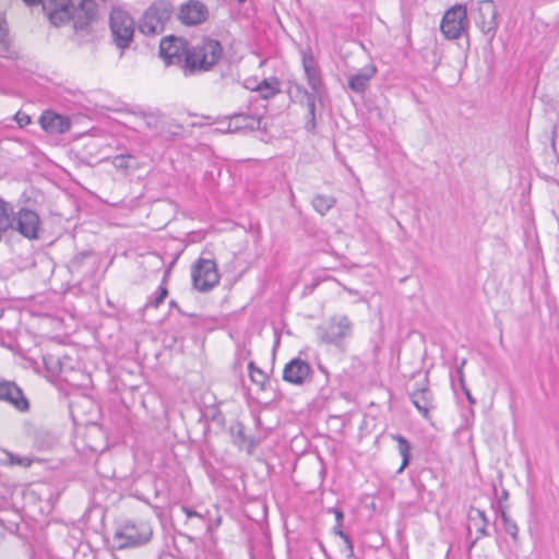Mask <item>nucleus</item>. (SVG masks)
I'll use <instances>...</instances> for the list:
<instances>
[{
    "mask_svg": "<svg viewBox=\"0 0 559 559\" xmlns=\"http://www.w3.org/2000/svg\"><path fill=\"white\" fill-rule=\"evenodd\" d=\"M96 2L94 0H81L75 7L73 4V14L71 20L78 29L85 28L96 15Z\"/></svg>",
    "mask_w": 559,
    "mask_h": 559,
    "instance_id": "18",
    "label": "nucleus"
},
{
    "mask_svg": "<svg viewBox=\"0 0 559 559\" xmlns=\"http://www.w3.org/2000/svg\"><path fill=\"white\" fill-rule=\"evenodd\" d=\"M112 165L119 170H134L138 168V160L131 154H120L112 158Z\"/></svg>",
    "mask_w": 559,
    "mask_h": 559,
    "instance_id": "31",
    "label": "nucleus"
},
{
    "mask_svg": "<svg viewBox=\"0 0 559 559\" xmlns=\"http://www.w3.org/2000/svg\"><path fill=\"white\" fill-rule=\"evenodd\" d=\"M302 68L307 78L308 85L311 88V92L322 93L323 92V81L321 78L320 68L314 60L311 52H302Z\"/></svg>",
    "mask_w": 559,
    "mask_h": 559,
    "instance_id": "16",
    "label": "nucleus"
},
{
    "mask_svg": "<svg viewBox=\"0 0 559 559\" xmlns=\"http://www.w3.org/2000/svg\"><path fill=\"white\" fill-rule=\"evenodd\" d=\"M181 510L187 515L188 519H191V518L202 519V515L200 513H198L197 511L192 510L191 508H189L187 506H182Z\"/></svg>",
    "mask_w": 559,
    "mask_h": 559,
    "instance_id": "42",
    "label": "nucleus"
},
{
    "mask_svg": "<svg viewBox=\"0 0 559 559\" xmlns=\"http://www.w3.org/2000/svg\"><path fill=\"white\" fill-rule=\"evenodd\" d=\"M238 2H243L245 0H237Z\"/></svg>",
    "mask_w": 559,
    "mask_h": 559,
    "instance_id": "55",
    "label": "nucleus"
},
{
    "mask_svg": "<svg viewBox=\"0 0 559 559\" xmlns=\"http://www.w3.org/2000/svg\"><path fill=\"white\" fill-rule=\"evenodd\" d=\"M336 535H337V536H340L343 540H344L345 538L349 537V535H348V534H346L344 531H340V532H337V534H336Z\"/></svg>",
    "mask_w": 559,
    "mask_h": 559,
    "instance_id": "49",
    "label": "nucleus"
},
{
    "mask_svg": "<svg viewBox=\"0 0 559 559\" xmlns=\"http://www.w3.org/2000/svg\"><path fill=\"white\" fill-rule=\"evenodd\" d=\"M204 416L209 418L211 421L217 423L218 425H224V416L222 412L217 407H210L205 411Z\"/></svg>",
    "mask_w": 559,
    "mask_h": 559,
    "instance_id": "38",
    "label": "nucleus"
},
{
    "mask_svg": "<svg viewBox=\"0 0 559 559\" xmlns=\"http://www.w3.org/2000/svg\"><path fill=\"white\" fill-rule=\"evenodd\" d=\"M251 559H254L253 556H251Z\"/></svg>",
    "mask_w": 559,
    "mask_h": 559,
    "instance_id": "56",
    "label": "nucleus"
},
{
    "mask_svg": "<svg viewBox=\"0 0 559 559\" xmlns=\"http://www.w3.org/2000/svg\"><path fill=\"white\" fill-rule=\"evenodd\" d=\"M70 358L68 356L61 357L60 355L48 353L43 355V365L45 368V378L52 382L57 379L68 382L67 378H63V373L68 369H72L69 365Z\"/></svg>",
    "mask_w": 559,
    "mask_h": 559,
    "instance_id": "14",
    "label": "nucleus"
},
{
    "mask_svg": "<svg viewBox=\"0 0 559 559\" xmlns=\"http://www.w3.org/2000/svg\"><path fill=\"white\" fill-rule=\"evenodd\" d=\"M41 221L38 213L28 207H20L12 214V227L10 229L19 233L26 239L34 240L39 238Z\"/></svg>",
    "mask_w": 559,
    "mask_h": 559,
    "instance_id": "8",
    "label": "nucleus"
},
{
    "mask_svg": "<svg viewBox=\"0 0 559 559\" xmlns=\"http://www.w3.org/2000/svg\"><path fill=\"white\" fill-rule=\"evenodd\" d=\"M110 29L114 44L119 49H126L133 40L135 24L127 11L112 9L110 13Z\"/></svg>",
    "mask_w": 559,
    "mask_h": 559,
    "instance_id": "7",
    "label": "nucleus"
},
{
    "mask_svg": "<svg viewBox=\"0 0 559 559\" xmlns=\"http://www.w3.org/2000/svg\"><path fill=\"white\" fill-rule=\"evenodd\" d=\"M261 118L253 115L247 114H235L229 118L226 131L227 132H239L243 130H258L260 129Z\"/></svg>",
    "mask_w": 559,
    "mask_h": 559,
    "instance_id": "21",
    "label": "nucleus"
},
{
    "mask_svg": "<svg viewBox=\"0 0 559 559\" xmlns=\"http://www.w3.org/2000/svg\"><path fill=\"white\" fill-rule=\"evenodd\" d=\"M14 120L17 122V124L23 128L31 123V117L22 111H17L14 116Z\"/></svg>",
    "mask_w": 559,
    "mask_h": 559,
    "instance_id": "40",
    "label": "nucleus"
},
{
    "mask_svg": "<svg viewBox=\"0 0 559 559\" xmlns=\"http://www.w3.org/2000/svg\"><path fill=\"white\" fill-rule=\"evenodd\" d=\"M229 431L233 437V441L237 447L242 448L246 444L247 452L249 454L253 453V451L259 444V441L255 440L253 437L246 436L245 426L242 423L236 421L230 426Z\"/></svg>",
    "mask_w": 559,
    "mask_h": 559,
    "instance_id": "26",
    "label": "nucleus"
},
{
    "mask_svg": "<svg viewBox=\"0 0 559 559\" xmlns=\"http://www.w3.org/2000/svg\"><path fill=\"white\" fill-rule=\"evenodd\" d=\"M342 551L345 554V557L348 559H352L355 557L354 545L344 547V549Z\"/></svg>",
    "mask_w": 559,
    "mask_h": 559,
    "instance_id": "46",
    "label": "nucleus"
},
{
    "mask_svg": "<svg viewBox=\"0 0 559 559\" xmlns=\"http://www.w3.org/2000/svg\"><path fill=\"white\" fill-rule=\"evenodd\" d=\"M1 462L4 464V465H20V466H23V467H28L31 466L32 464V459L27 457V456H19L12 452H8L5 451L4 452V459L1 460Z\"/></svg>",
    "mask_w": 559,
    "mask_h": 559,
    "instance_id": "34",
    "label": "nucleus"
},
{
    "mask_svg": "<svg viewBox=\"0 0 559 559\" xmlns=\"http://www.w3.org/2000/svg\"><path fill=\"white\" fill-rule=\"evenodd\" d=\"M409 400L413 405L418 409V412L425 417L428 418L430 409L435 407L433 405V394L429 386H420L415 391L409 393Z\"/></svg>",
    "mask_w": 559,
    "mask_h": 559,
    "instance_id": "20",
    "label": "nucleus"
},
{
    "mask_svg": "<svg viewBox=\"0 0 559 559\" xmlns=\"http://www.w3.org/2000/svg\"><path fill=\"white\" fill-rule=\"evenodd\" d=\"M0 401L8 402L20 412H26L29 408L28 400L21 386H0Z\"/></svg>",
    "mask_w": 559,
    "mask_h": 559,
    "instance_id": "23",
    "label": "nucleus"
},
{
    "mask_svg": "<svg viewBox=\"0 0 559 559\" xmlns=\"http://www.w3.org/2000/svg\"><path fill=\"white\" fill-rule=\"evenodd\" d=\"M311 204L318 214L324 216L336 204V199L332 195L316 194Z\"/></svg>",
    "mask_w": 559,
    "mask_h": 559,
    "instance_id": "30",
    "label": "nucleus"
},
{
    "mask_svg": "<svg viewBox=\"0 0 559 559\" xmlns=\"http://www.w3.org/2000/svg\"><path fill=\"white\" fill-rule=\"evenodd\" d=\"M34 444L38 450H47L53 447L55 438L47 431H37L34 437Z\"/></svg>",
    "mask_w": 559,
    "mask_h": 559,
    "instance_id": "33",
    "label": "nucleus"
},
{
    "mask_svg": "<svg viewBox=\"0 0 559 559\" xmlns=\"http://www.w3.org/2000/svg\"><path fill=\"white\" fill-rule=\"evenodd\" d=\"M344 545H345V547H346V546H353V545H354V544H353V540L350 539V537H347V538H345V539H344Z\"/></svg>",
    "mask_w": 559,
    "mask_h": 559,
    "instance_id": "51",
    "label": "nucleus"
},
{
    "mask_svg": "<svg viewBox=\"0 0 559 559\" xmlns=\"http://www.w3.org/2000/svg\"><path fill=\"white\" fill-rule=\"evenodd\" d=\"M188 43L181 38L169 36L160 40L159 56L167 64H185Z\"/></svg>",
    "mask_w": 559,
    "mask_h": 559,
    "instance_id": "11",
    "label": "nucleus"
},
{
    "mask_svg": "<svg viewBox=\"0 0 559 559\" xmlns=\"http://www.w3.org/2000/svg\"><path fill=\"white\" fill-rule=\"evenodd\" d=\"M377 69L374 67L364 68L355 74L348 76V88L357 94H364L369 85L371 79L376 75Z\"/></svg>",
    "mask_w": 559,
    "mask_h": 559,
    "instance_id": "24",
    "label": "nucleus"
},
{
    "mask_svg": "<svg viewBox=\"0 0 559 559\" xmlns=\"http://www.w3.org/2000/svg\"><path fill=\"white\" fill-rule=\"evenodd\" d=\"M0 384H15L13 381H0Z\"/></svg>",
    "mask_w": 559,
    "mask_h": 559,
    "instance_id": "52",
    "label": "nucleus"
},
{
    "mask_svg": "<svg viewBox=\"0 0 559 559\" xmlns=\"http://www.w3.org/2000/svg\"><path fill=\"white\" fill-rule=\"evenodd\" d=\"M475 23L490 44L496 37L499 27L498 9L493 0H480L477 2Z\"/></svg>",
    "mask_w": 559,
    "mask_h": 559,
    "instance_id": "9",
    "label": "nucleus"
},
{
    "mask_svg": "<svg viewBox=\"0 0 559 559\" xmlns=\"http://www.w3.org/2000/svg\"><path fill=\"white\" fill-rule=\"evenodd\" d=\"M342 527H343V523H336V524H335V526H334V528H333V532H334L335 534H337V532L343 531V528H342Z\"/></svg>",
    "mask_w": 559,
    "mask_h": 559,
    "instance_id": "48",
    "label": "nucleus"
},
{
    "mask_svg": "<svg viewBox=\"0 0 559 559\" xmlns=\"http://www.w3.org/2000/svg\"><path fill=\"white\" fill-rule=\"evenodd\" d=\"M501 519L503 522L504 532L512 537L514 542L518 540L519 527L516 523L507 514L506 511H501Z\"/></svg>",
    "mask_w": 559,
    "mask_h": 559,
    "instance_id": "36",
    "label": "nucleus"
},
{
    "mask_svg": "<svg viewBox=\"0 0 559 559\" xmlns=\"http://www.w3.org/2000/svg\"><path fill=\"white\" fill-rule=\"evenodd\" d=\"M251 386L247 388V395L255 401L257 404L267 406L277 397L276 386Z\"/></svg>",
    "mask_w": 559,
    "mask_h": 559,
    "instance_id": "27",
    "label": "nucleus"
},
{
    "mask_svg": "<svg viewBox=\"0 0 559 559\" xmlns=\"http://www.w3.org/2000/svg\"><path fill=\"white\" fill-rule=\"evenodd\" d=\"M222 57V44L217 39L205 37L195 45L190 46L189 50L186 51L182 71L185 75L207 72L218 63Z\"/></svg>",
    "mask_w": 559,
    "mask_h": 559,
    "instance_id": "2",
    "label": "nucleus"
},
{
    "mask_svg": "<svg viewBox=\"0 0 559 559\" xmlns=\"http://www.w3.org/2000/svg\"><path fill=\"white\" fill-rule=\"evenodd\" d=\"M173 265H174V262H171V263L169 264V266L165 270V272H164V276H163V280H162V284H160V285H165V286H167L166 284H167L168 277H169V275H170V272H171V267H173Z\"/></svg>",
    "mask_w": 559,
    "mask_h": 559,
    "instance_id": "45",
    "label": "nucleus"
},
{
    "mask_svg": "<svg viewBox=\"0 0 559 559\" xmlns=\"http://www.w3.org/2000/svg\"><path fill=\"white\" fill-rule=\"evenodd\" d=\"M167 295H168L167 286L160 285L158 290L153 296L150 297V299L145 304V307L158 308L159 305L164 302Z\"/></svg>",
    "mask_w": 559,
    "mask_h": 559,
    "instance_id": "37",
    "label": "nucleus"
},
{
    "mask_svg": "<svg viewBox=\"0 0 559 559\" xmlns=\"http://www.w3.org/2000/svg\"><path fill=\"white\" fill-rule=\"evenodd\" d=\"M392 439L397 443V450L400 455L402 456V464L397 469V473H402L411 463L412 460V445L409 441L403 437L402 435H392Z\"/></svg>",
    "mask_w": 559,
    "mask_h": 559,
    "instance_id": "29",
    "label": "nucleus"
},
{
    "mask_svg": "<svg viewBox=\"0 0 559 559\" xmlns=\"http://www.w3.org/2000/svg\"><path fill=\"white\" fill-rule=\"evenodd\" d=\"M245 369L247 370L249 379L252 382V384H265L267 376L263 370L258 368L253 361H249L246 364L245 359L237 358L233 366V372L236 376H239L242 384Z\"/></svg>",
    "mask_w": 559,
    "mask_h": 559,
    "instance_id": "19",
    "label": "nucleus"
},
{
    "mask_svg": "<svg viewBox=\"0 0 559 559\" xmlns=\"http://www.w3.org/2000/svg\"><path fill=\"white\" fill-rule=\"evenodd\" d=\"M469 20L466 5L457 3L449 8L440 22V32L448 40H456L467 36Z\"/></svg>",
    "mask_w": 559,
    "mask_h": 559,
    "instance_id": "4",
    "label": "nucleus"
},
{
    "mask_svg": "<svg viewBox=\"0 0 559 559\" xmlns=\"http://www.w3.org/2000/svg\"><path fill=\"white\" fill-rule=\"evenodd\" d=\"M353 324L347 316H333L329 322L318 328L319 338L326 344L337 345L352 334Z\"/></svg>",
    "mask_w": 559,
    "mask_h": 559,
    "instance_id": "10",
    "label": "nucleus"
},
{
    "mask_svg": "<svg viewBox=\"0 0 559 559\" xmlns=\"http://www.w3.org/2000/svg\"><path fill=\"white\" fill-rule=\"evenodd\" d=\"M329 512H332L335 515L336 523H343L344 520V513L338 508H331L329 509Z\"/></svg>",
    "mask_w": 559,
    "mask_h": 559,
    "instance_id": "43",
    "label": "nucleus"
},
{
    "mask_svg": "<svg viewBox=\"0 0 559 559\" xmlns=\"http://www.w3.org/2000/svg\"><path fill=\"white\" fill-rule=\"evenodd\" d=\"M191 280L193 288L207 293L218 285L221 275L213 259L199 258L192 265Z\"/></svg>",
    "mask_w": 559,
    "mask_h": 559,
    "instance_id": "6",
    "label": "nucleus"
},
{
    "mask_svg": "<svg viewBox=\"0 0 559 559\" xmlns=\"http://www.w3.org/2000/svg\"><path fill=\"white\" fill-rule=\"evenodd\" d=\"M311 367L308 362L300 358H294L286 364L283 370V379L286 382L294 384H301L304 381L312 379L310 378Z\"/></svg>",
    "mask_w": 559,
    "mask_h": 559,
    "instance_id": "15",
    "label": "nucleus"
},
{
    "mask_svg": "<svg viewBox=\"0 0 559 559\" xmlns=\"http://www.w3.org/2000/svg\"><path fill=\"white\" fill-rule=\"evenodd\" d=\"M43 11L55 26H60L71 21L73 3L71 0H43Z\"/></svg>",
    "mask_w": 559,
    "mask_h": 559,
    "instance_id": "12",
    "label": "nucleus"
},
{
    "mask_svg": "<svg viewBox=\"0 0 559 559\" xmlns=\"http://www.w3.org/2000/svg\"><path fill=\"white\" fill-rule=\"evenodd\" d=\"M170 3L166 1L153 2L144 12L139 23V29L144 35H157L165 28L171 16Z\"/></svg>",
    "mask_w": 559,
    "mask_h": 559,
    "instance_id": "5",
    "label": "nucleus"
},
{
    "mask_svg": "<svg viewBox=\"0 0 559 559\" xmlns=\"http://www.w3.org/2000/svg\"><path fill=\"white\" fill-rule=\"evenodd\" d=\"M468 521L471 525H474L477 531L476 537L469 543L468 549H472L476 543L485 536H489L488 532V519L485 512L478 508L471 507L468 511Z\"/></svg>",
    "mask_w": 559,
    "mask_h": 559,
    "instance_id": "25",
    "label": "nucleus"
},
{
    "mask_svg": "<svg viewBox=\"0 0 559 559\" xmlns=\"http://www.w3.org/2000/svg\"><path fill=\"white\" fill-rule=\"evenodd\" d=\"M455 377L457 378L459 384H465L462 366L455 369V373H451V382L454 384Z\"/></svg>",
    "mask_w": 559,
    "mask_h": 559,
    "instance_id": "41",
    "label": "nucleus"
},
{
    "mask_svg": "<svg viewBox=\"0 0 559 559\" xmlns=\"http://www.w3.org/2000/svg\"><path fill=\"white\" fill-rule=\"evenodd\" d=\"M153 536V530L146 521L124 520L117 523L111 542L115 548L141 547L147 544Z\"/></svg>",
    "mask_w": 559,
    "mask_h": 559,
    "instance_id": "3",
    "label": "nucleus"
},
{
    "mask_svg": "<svg viewBox=\"0 0 559 559\" xmlns=\"http://www.w3.org/2000/svg\"><path fill=\"white\" fill-rule=\"evenodd\" d=\"M209 17L207 7L199 0H189L180 5L178 19L188 26L200 25Z\"/></svg>",
    "mask_w": 559,
    "mask_h": 559,
    "instance_id": "13",
    "label": "nucleus"
},
{
    "mask_svg": "<svg viewBox=\"0 0 559 559\" xmlns=\"http://www.w3.org/2000/svg\"><path fill=\"white\" fill-rule=\"evenodd\" d=\"M93 257L92 251H84L74 255L69 262V270L71 273H81L84 264Z\"/></svg>",
    "mask_w": 559,
    "mask_h": 559,
    "instance_id": "32",
    "label": "nucleus"
},
{
    "mask_svg": "<svg viewBox=\"0 0 559 559\" xmlns=\"http://www.w3.org/2000/svg\"><path fill=\"white\" fill-rule=\"evenodd\" d=\"M222 57V44L217 39L205 37L195 45L190 46L189 50L186 51L182 71L185 75L207 72L218 63Z\"/></svg>",
    "mask_w": 559,
    "mask_h": 559,
    "instance_id": "1",
    "label": "nucleus"
},
{
    "mask_svg": "<svg viewBox=\"0 0 559 559\" xmlns=\"http://www.w3.org/2000/svg\"><path fill=\"white\" fill-rule=\"evenodd\" d=\"M298 93L302 94L305 100L302 104L307 107V120L305 123V129L308 132L314 131L316 123V103L321 99L322 93L309 92L307 88L302 86H297Z\"/></svg>",
    "mask_w": 559,
    "mask_h": 559,
    "instance_id": "22",
    "label": "nucleus"
},
{
    "mask_svg": "<svg viewBox=\"0 0 559 559\" xmlns=\"http://www.w3.org/2000/svg\"><path fill=\"white\" fill-rule=\"evenodd\" d=\"M258 93L259 97L269 100L281 93V81L276 76L262 80L257 86L251 88Z\"/></svg>",
    "mask_w": 559,
    "mask_h": 559,
    "instance_id": "28",
    "label": "nucleus"
},
{
    "mask_svg": "<svg viewBox=\"0 0 559 559\" xmlns=\"http://www.w3.org/2000/svg\"><path fill=\"white\" fill-rule=\"evenodd\" d=\"M7 37V28L3 24V21L0 19V55L7 56L9 53V45L5 40Z\"/></svg>",
    "mask_w": 559,
    "mask_h": 559,
    "instance_id": "39",
    "label": "nucleus"
},
{
    "mask_svg": "<svg viewBox=\"0 0 559 559\" xmlns=\"http://www.w3.org/2000/svg\"><path fill=\"white\" fill-rule=\"evenodd\" d=\"M459 389L466 396V399L468 400V402L471 404H475L476 403V400L473 397V395L471 394V392H469L467 386H459Z\"/></svg>",
    "mask_w": 559,
    "mask_h": 559,
    "instance_id": "44",
    "label": "nucleus"
},
{
    "mask_svg": "<svg viewBox=\"0 0 559 559\" xmlns=\"http://www.w3.org/2000/svg\"><path fill=\"white\" fill-rule=\"evenodd\" d=\"M39 121L41 128L49 133L62 134L71 127L70 119L67 116L56 114L51 110L44 111Z\"/></svg>",
    "mask_w": 559,
    "mask_h": 559,
    "instance_id": "17",
    "label": "nucleus"
},
{
    "mask_svg": "<svg viewBox=\"0 0 559 559\" xmlns=\"http://www.w3.org/2000/svg\"><path fill=\"white\" fill-rule=\"evenodd\" d=\"M170 307L178 308L177 302H176L175 300H171V301H170Z\"/></svg>",
    "mask_w": 559,
    "mask_h": 559,
    "instance_id": "53",
    "label": "nucleus"
},
{
    "mask_svg": "<svg viewBox=\"0 0 559 559\" xmlns=\"http://www.w3.org/2000/svg\"><path fill=\"white\" fill-rule=\"evenodd\" d=\"M142 122L146 129L154 131L156 133L162 132V128H160L162 120L158 115L153 114V112L143 114Z\"/></svg>",
    "mask_w": 559,
    "mask_h": 559,
    "instance_id": "35",
    "label": "nucleus"
},
{
    "mask_svg": "<svg viewBox=\"0 0 559 559\" xmlns=\"http://www.w3.org/2000/svg\"><path fill=\"white\" fill-rule=\"evenodd\" d=\"M255 423L260 424V418L259 417L255 418Z\"/></svg>",
    "mask_w": 559,
    "mask_h": 559,
    "instance_id": "54",
    "label": "nucleus"
},
{
    "mask_svg": "<svg viewBox=\"0 0 559 559\" xmlns=\"http://www.w3.org/2000/svg\"><path fill=\"white\" fill-rule=\"evenodd\" d=\"M28 5H35L41 3L43 0H23Z\"/></svg>",
    "mask_w": 559,
    "mask_h": 559,
    "instance_id": "47",
    "label": "nucleus"
},
{
    "mask_svg": "<svg viewBox=\"0 0 559 559\" xmlns=\"http://www.w3.org/2000/svg\"><path fill=\"white\" fill-rule=\"evenodd\" d=\"M508 496H509L508 491L507 490H502L501 497H500V501L508 499Z\"/></svg>",
    "mask_w": 559,
    "mask_h": 559,
    "instance_id": "50",
    "label": "nucleus"
}]
</instances>
